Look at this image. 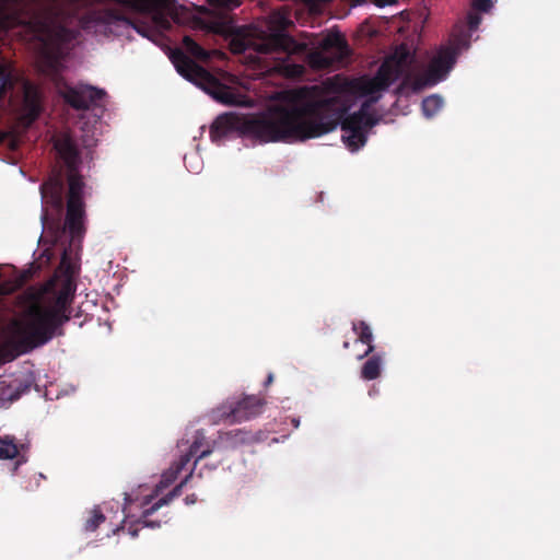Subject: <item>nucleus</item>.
<instances>
[{"label":"nucleus","instance_id":"nucleus-8","mask_svg":"<svg viewBox=\"0 0 560 560\" xmlns=\"http://www.w3.org/2000/svg\"><path fill=\"white\" fill-rule=\"evenodd\" d=\"M350 55L349 46L345 37L338 33L327 35L322 44L320 50L307 52V62L315 70H324L341 62Z\"/></svg>","mask_w":560,"mask_h":560},{"label":"nucleus","instance_id":"nucleus-36","mask_svg":"<svg viewBox=\"0 0 560 560\" xmlns=\"http://www.w3.org/2000/svg\"><path fill=\"white\" fill-rule=\"evenodd\" d=\"M406 81H402L401 86H399L398 91L402 90V86H405Z\"/></svg>","mask_w":560,"mask_h":560},{"label":"nucleus","instance_id":"nucleus-31","mask_svg":"<svg viewBox=\"0 0 560 560\" xmlns=\"http://www.w3.org/2000/svg\"><path fill=\"white\" fill-rule=\"evenodd\" d=\"M273 380H275V376H273V374L270 373L265 382V385L267 386V385L271 384L273 382Z\"/></svg>","mask_w":560,"mask_h":560},{"label":"nucleus","instance_id":"nucleus-29","mask_svg":"<svg viewBox=\"0 0 560 560\" xmlns=\"http://www.w3.org/2000/svg\"><path fill=\"white\" fill-rule=\"evenodd\" d=\"M290 421H291V424H292L295 429H296V428H299V425H300V418H295V417H293V418H291V420H290Z\"/></svg>","mask_w":560,"mask_h":560},{"label":"nucleus","instance_id":"nucleus-34","mask_svg":"<svg viewBox=\"0 0 560 560\" xmlns=\"http://www.w3.org/2000/svg\"><path fill=\"white\" fill-rule=\"evenodd\" d=\"M188 500L190 501V503H194L192 498L186 497V501H187V502H188Z\"/></svg>","mask_w":560,"mask_h":560},{"label":"nucleus","instance_id":"nucleus-7","mask_svg":"<svg viewBox=\"0 0 560 560\" xmlns=\"http://www.w3.org/2000/svg\"><path fill=\"white\" fill-rule=\"evenodd\" d=\"M265 404V399L256 395H244L242 398L232 397L213 408L210 418L213 423H241L259 416Z\"/></svg>","mask_w":560,"mask_h":560},{"label":"nucleus","instance_id":"nucleus-19","mask_svg":"<svg viewBox=\"0 0 560 560\" xmlns=\"http://www.w3.org/2000/svg\"><path fill=\"white\" fill-rule=\"evenodd\" d=\"M189 463L188 457H180L178 462L174 463L168 470H166L162 475L161 485L162 487H167L172 482H174L178 475L182 472V470L186 467V465Z\"/></svg>","mask_w":560,"mask_h":560},{"label":"nucleus","instance_id":"nucleus-3","mask_svg":"<svg viewBox=\"0 0 560 560\" xmlns=\"http://www.w3.org/2000/svg\"><path fill=\"white\" fill-rule=\"evenodd\" d=\"M67 173L54 170L40 184L43 233L37 245H81L86 233L85 188L80 174L81 155L69 136L55 142Z\"/></svg>","mask_w":560,"mask_h":560},{"label":"nucleus","instance_id":"nucleus-27","mask_svg":"<svg viewBox=\"0 0 560 560\" xmlns=\"http://www.w3.org/2000/svg\"><path fill=\"white\" fill-rule=\"evenodd\" d=\"M480 23H481L480 15H478L477 13L468 14V26L471 31L477 30Z\"/></svg>","mask_w":560,"mask_h":560},{"label":"nucleus","instance_id":"nucleus-13","mask_svg":"<svg viewBox=\"0 0 560 560\" xmlns=\"http://www.w3.org/2000/svg\"><path fill=\"white\" fill-rule=\"evenodd\" d=\"M289 24H291V21L285 16L284 9L282 8V52L288 55L306 52L308 43L305 40H299L288 34L285 28Z\"/></svg>","mask_w":560,"mask_h":560},{"label":"nucleus","instance_id":"nucleus-30","mask_svg":"<svg viewBox=\"0 0 560 560\" xmlns=\"http://www.w3.org/2000/svg\"><path fill=\"white\" fill-rule=\"evenodd\" d=\"M52 248L54 247H45L43 255H47V257L49 258L51 255H54V253L51 252Z\"/></svg>","mask_w":560,"mask_h":560},{"label":"nucleus","instance_id":"nucleus-9","mask_svg":"<svg viewBox=\"0 0 560 560\" xmlns=\"http://www.w3.org/2000/svg\"><path fill=\"white\" fill-rule=\"evenodd\" d=\"M456 62V51L453 48H442L431 60L424 74V82L417 81L415 89L423 85H434L444 80Z\"/></svg>","mask_w":560,"mask_h":560},{"label":"nucleus","instance_id":"nucleus-4","mask_svg":"<svg viewBox=\"0 0 560 560\" xmlns=\"http://www.w3.org/2000/svg\"><path fill=\"white\" fill-rule=\"evenodd\" d=\"M73 288L70 282L56 289L47 283L27 295V303L20 316L10 325L12 352L7 360L28 352L63 335L62 326L71 318L70 305Z\"/></svg>","mask_w":560,"mask_h":560},{"label":"nucleus","instance_id":"nucleus-22","mask_svg":"<svg viewBox=\"0 0 560 560\" xmlns=\"http://www.w3.org/2000/svg\"><path fill=\"white\" fill-rule=\"evenodd\" d=\"M18 454L19 448L12 440L0 438V459H12L16 457Z\"/></svg>","mask_w":560,"mask_h":560},{"label":"nucleus","instance_id":"nucleus-39","mask_svg":"<svg viewBox=\"0 0 560 560\" xmlns=\"http://www.w3.org/2000/svg\"><path fill=\"white\" fill-rule=\"evenodd\" d=\"M63 248H65L63 255L66 256L68 254V250H67V247H63Z\"/></svg>","mask_w":560,"mask_h":560},{"label":"nucleus","instance_id":"nucleus-25","mask_svg":"<svg viewBox=\"0 0 560 560\" xmlns=\"http://www.w3.org/2000/svg\"><path fill=\"white\" fill-rule=\"evenodd\" d=\"M209 2L225 10H232L242 3L241 0H209Z\"/></svg>","mask_w":560,"mask_h":560},{"label":"nucleus","instance_id":"nucleus-12","mask_svg":"<svg viewBox=\"0 0 560 560\" xmlns=\"http://www.w3.org/2000/svg\"><path fill=\"white\" fill-rule=\"evenodd\" d=\"M192 476V471H190L184 480L180 481V483H178L177 486H175V488L168 492L166 495H164L163 498H161L159 501H156L153 505H151L150 508L145 509L142 513V516L140 518V523L143 524V526H149V527H159L160 526V522H151L149 520V517L155 512L158 511L161 506L163 505H166L168 504L171 501H173L175 498L179 497L180 493H182V489L183 487L187 483L188 479Z\"/></svg>","mask_w":560,"mask_h":560},{"label":"nucleus","instance_id":"nucleus-37","mask_svg":"<svg viewBox=\"0 0 560 560\" xmlns=\"http://www.w3.org/2000/svg\"><path fill=\"white\" fill-rule=\"evenodd\" d=\"M406 81H402L401 86H399L398 91L402 90V86H405Z\"/></svg>","mask_w":560,"mask_h":560},{"label":"nucleus","instance_id":"nucleus-15","mask_svg":"<svg viewBox=\"0 0 560 560\" xmlns=\"http://www.w3.org/2000/svg\"><path fill=\"white\" fill-rule=\"evenodd\" d=\"M352 329L358 335V341L366 345V350L358 355L361 360L374 352L375 346L373 345V334L371 327L364 320H358L352 323Z\"/></svg>","mask_w":560,"mask_h":560},{"label":"nucleus","instance_id":"nucleus-11","mask_svg":"<svg viewBox=\"0 0 560 560\" xmlns=\"http://www.w3.org/2000/svg\"><path fill=\"white\" fill-rule=\"evenodd\" d=\"M42 97L38 88L26 82L23 89V102L20 114V122L28 128L42 113Z\"/></svg>","mask_w":560,"mask_h":560},{"label":"nucleus","instance_id":"nucleus-1","mask_svg":"<svg viewBox=\"0 0 560 560\" xmlns=\"http://www.w3.org/2000/svg\"><path fill=\"white\" fill-rule=\"evenodd\" d=\"M409 57V50L401 46L384 60L373 78L349 80L337 74L320 84L282 89V142L317 138L340 124L343 142L349 150L358 151L378 121L370 113L380 98L374 94L402 75Z\"/></svg>","mask_w":560,"mask_h":560},{"label":"nucleus","instance_id":"nucleus-23","mask_svg":"<svg viewBox=\"0 0 560 560\" xmlns=\"http://www.w3.org/2000/svg\"><path fill=\"white\" fill-rule=\"evenodd\" d=\"M106 517L98 508L90 512V516L85 521L84 528L86 532H95L101 524L105 522Z\"/></svg>","mask_w":560,"mask_h":560},{"label":"nucleus","instance_id":"nucleus-17","mask_svg":"<svg viewBox=\"0 0 560 560\" xmlns=\"http://www.w3.org/2000/svg\"><path fill=\"white\" fill-rule=\"evenodd\" d=\"M220 440L229 447L235 448L240 445L252 443L255 438L249 431L235 429L220 434Z\"/></svg>","mask_w":560,"mask_h":560},{"label":"nucleus","instance_id":"nucleus-24","mask_svg":"<svg viewBox=\"0 0 560 560\" xmlns=\"http://www.w3.org/2000/svg\"><path fill=\"white\" fill-rule=\"evenodd\" d=\"M281 71H282V78L283 77H287V78H289V77H299V75L303 74L304 67L301 66V65H294V66L287 65L284 62V60L282 59Z\"/></svg>","mask_w":560,"mask_h":560},{"label":"nucleus","instance_id":"nucleus-21","mask_svg":"<svg viewBox=\"0 0 560 560\" xmlns=\"http://www.w3.org/2000/svg\"><path fill=\"white\" fill-rule=\"evenodd\" d=\"M14 80L10 67L0 60V95L12 90Z\"/></svg>","mask_w":560,"mask_h":560},{"label":"nucleus","instance_id":"nucleus-16","mask_svg":"<svg viewBox=\"0 0 560 560\" xmlns=\"http://www.w3.org/2000/svg\"><path fill=\"white\" fill-rule=\"evenodd\" d=\"M368 357L361 368V377L365 381H373L381 375L384 358L383 354L374 352Z\"/></svg>","mask_w":560,"mask_h":560},{"label":"nucleus","instance_id":"nucleus-20","mask_svg":"<svg viewBox=\"0 0 560 560\" xmlns=\"http://www.w3.org/2000/svg\"><path fill=\"white\" fill-rule=\"evenodd\" d=\"M443 107V98L430 95L422 101V110L425 117H433Z\"/></svg>","mask_w":560,"mask_h":560},{"label":"nucleus","instance_id":"nucleus-2","mask_svg":"<svg viewBox=\"0 0 560 560\" xmlns=\"http://www.w3.org/2000/svg\"><path fill=\"white\" fill-rule=\"evenodd\" d=\"M229 47L233 54H246L255 75L261 82V97L272 101L267 108L249 114L235 112L219 115L210 126L209 136L220 145L231 138H243L255 144L280 141V10L272 19L234 27Z\"/></svg>","mask_w":560,"mask_h":560},{"label":"nucleus","instance_id":"nucleus-35","mask_svg":"<svg viewBox=\"0 0 560 560\" xmlns=\"http://www.w3.org/2000/svg\"><path fill=\"white\" fill-rule=\"evenodd\" d=\"M188 500L190 501V503H194L192 498L186 497V501H187V502H188Z\"/></svg>","mask_w":560,"mask_h":560},{"label":"nucleus","instance_id":"nucleus-33","mask_svg":"<svg viewBox=\"0 0 560 560\" xmlns=\"http://www.w3.org/2000/svg\"><path fill=\"white\" fill-rule=\"evenodd\" d=\"M188 500L190 501V503H194L192 498L186 497V501H187V502H188Z\"/></svg>","mask_w":560,"mask_h":560},{"label":"nucleus","instance_id":"nucleus-14","mask_svg":"<svg viewBox=\"0 0 560 560\" xmlns=\"http://www.w3.org/2000/svg\"><path fill=\"white\" fill-rule=\"evenodd\" d=\"M212 451H213V448L206 440V435H205L203 431L197 430L195 432L194 440L189 446L188 452L186 454L182 455L180 457H188L189 462L191 460L192 457H196V460H195V466H196L200 459L209 456L212 453Z\"/></svg>","mask_w":560,"mask_h":560},{"label":"nucleus","instance_id":"nucleus-26","mask_svg":"<svg viewBox=\"0 0 560 560\" xmlns=\"http://www.w3.org/2000/svg\"><path fill=\"white\" fill-rule=\"evenodd\" d=\"M492 0H472V9L479 12H489L492 8Z\"/></svg>","mask_w":560,"mask_h":560},{"label":"nucleus","instance_id":"nucleus-28","mask_svg":"<svg viewBox=\"0 0 560 560\" xmlns=\"http://www.w3.org/2000/svg\"><path fill=\"white\" fill-rule=\"evenodd\" d=\"M394 2H395V0H375V4L378 7H384L387 4H392Z\"/></svg>","mask_w":560,"mask_h":560},{"label":"nucleus","instance_id":"nucleus-32","mask_svg":"<svg viewBox=\"0 0 560 560\" xmlns=\"http://www.w3.org/2000/svg\"><path fill=\"white\" fill-rule=\"evenodd\" d=\"M349 347H350L349 341H345V342H343V348H345V349H348Z\"/></svg>","mask_w":560,"mask_h":560},{"label":"nucleus","instance_id":"nucleus-10","mask_svg":"<svg viewBox=\"0 0 560 560\" xmlns=\"http://www.w3.org/2000/svg\"><path fill=\"white\" fill-rule=\"evenodd\" d=\"M105 95L104 90L92 85L70 86L62 94L65 102L77 110H88L91 106H96Z\"/></svg>","mask_w":560,"mask_h":560},{"label":"nucleus","instance_id":"nucleus-18","mask_svg":"<svg viewBox=\"0 0 560 560\" xmlns=\"http://www.w3.org/2000/svg\"><path fill=\"white\" fill-rule=\"evenodd\" d=\"M183 47L194 58L200 61H208L210 59V52L195 42L190 36L183 38Z\"/></svg>","mask_w":560,"mask_h":560},{"label":"nucleus","instance_id":"nucleus-6","mask_svg":"<svg viewBox=\"0 0 560 560\" xmlns=\"http://www.w3.org/2000/svg\"><path fill=\"white\" fill-rule=\"evenodd\" d=\"M170 59L182 77L202 89L217 102L228 106H253L250 98L237 93L233 88L223 84L182 49L173 50Z\"/></svg>","mask_w":560,"mask_h":560},{"label":"nucleus","instance_id":"nucleus-5","mask_svg":"<svg viewBox=\"0 0 560 560\" xmlns=\"http://www.w3.org/2000/svg\"><path fill=\"white\" fill-rule=\"evenodd\" d=\"M66 11L56 0H0V31L26 25L40 44L39 60L57 69L66 46L74 38L65 24Z\"/></svg>","mask_w":560,"mask_h":560},{"label":"nucleus","instance_id":"nucleus-38","mask_svg":"<svg viewBox=\"0 0 560 560\" xmlns=\"http://www.w3.org/2000/svg\"><path fill=\"white\" fill-rule=\"evenodd\" d=\"M406 81H402L401 86H399L398 91L402 90V86H405Z\"/></svg>","mask_w":560,"mask_h":560}]
</instances>
